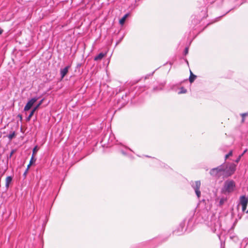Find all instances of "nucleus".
<instances>
[{
    "instance_id": "nucleus-1",
    "label": "nucleus",
    "mask_w": 248,
    "mask_h": 248,
    "mask_svg": "<svg viewBox=\"0 0 248 248\" xmlns=\"http://www.w3.org/2000/svg\"><path fill=\"white\" fill-rule=\"evenodd\" d=\"M236 165L232 163L224 162L217 167L210 170L209 173L216 179L226 178L232 175L236 170Z\"/></svg>"
},
{
    "instance_id": "nucleus-2",
    "label": "nucleus",
    "mask_w": 248,
    "mask_h": 248,
    "mask_svg": "<svg viewBox=\"0 0 248 248\" xmlns=\"http://www.w3.org/2000/svg\"><path fill=\"white\" fill-rule=\"evenodd\" d=\"M235 186V183L233 180H226L221 188V193L224 194L231 193L234 191Z\"/></svg>"
},
{
    "instance_id": "nucleus-3",
    "label": "nucleus",
    "mask_w": 248,
    "mask_h": 248,
    "mask_svg": "<svg viewBox=\"0 0 248 248\" xmlns=\"http://www.w3.org/2000/svg\"><path fill=\"white\" fill-rule=\"evenodd\" d=\"M192 217H190V218H189L187 220L186 219H185L183 221V222H182V223H181L180 224L178 230L177 231H175L174 232L176 233V234H177L178 235L181 234L182 233H183V232L184 231H186L187 229V228H185V225H186V222L187 224V225H188L189 224H191L192 223Z\"/></svg>"
},
{
    "instance_id": "nucleus-4",
    "label": "nucleus",
    "mask_w": 248,
    "mask_h": 248,
    "mask_svg": "<svg viewBox=\"0 0 248 248\" xmlns=\"http://www.w3.org/2000/svg\"><path fill=\"white\" fill-rule=\"evenodd\" d=\"M190 185L192 188L194 190L196 195L198 199L201 197V193L200 191V187L201 183L200 181H191Z\"/></svg>"
},
{
    "instance_id": "nucleus-5",
    "label": "nucleus",
    "mask_w": 248,
    "mask_h": 248,
    "mask_svg": "<svg viewBox=\"0 0 248 248\" xmlns=\"http://www.w3.org/2000/svg\"><path fill=\"white\" fill-rule=\"evenodd\" d=\"M220 228V223L219 220L215 219L211 221V228L213 232H215L217 230H219Z\"/></svg>"
},
{
    "instance_id": "nucleus-6",
    "label": "nucleus",
    "mask_w": 248,
    "mask_h": 248,
    "mask_svg": "<svg viewBox=\"0 0 248 248\" xmlns=\"http://www.w3.org/2000/svg\"><path fill=\"white\" fill-rule=\"evenodd\" d=\"M248 203V197L246 195H242L239 197L238 202L237 204V208L239 205H247Z\"/></svg>"
},
{
    "instance_id": "nucleus-7",
    "label": "nucleus",
    "mask_w": 248,
    "mask_h": 248,
    "mask_svg": "<svg viewBox=\"0 0 248 248\" xmlns=\"http://www.w3.org/2000/svg\"><path fill=\"white\" fill-rule=\"evenodd\" d=\"M38 100L37 97H33L30 99L24 107V111L29 110L32 106L33 104Z\"/></svg>"
},
{
    "instance_id": "nucleus-8",
    "label": "nucleus",
    "mask_w": 248,
    "mask_h": 248,
    "mask_svg": "<svg viewBox=\"0 0 248 248\" xmlns=\"http://www.w3.org/2000/svg\"><path fill=\"white\" fill-rule=\"evenodd\" d=\"M70 67V66L68 65V66H66V67H65L63 69H61L60 74H61V77L62 79L64 77V76L67 74Z\"/></svg>"
},
{
    "instance_id": "nucleus-9",
    "label": "nucleus",
    "mask_w": 248,
    "mask_h": 248,
    "mask_svg": "<svg viewBox=\"0 0 248 248\" xmlns=\"http://www.w3.org/2000/svg\"><path fill=\"white\" fill-rule=\"evenodd\" d=\"M106 55V53H103L102 52L100 53L98 55L96 56L94 58V60L95 61H97L98 60H101L104 57H105Z\"/></svg>"
},
{
    "instance_id": "nucleus-10",
    "label": "nucleus",
    "mask_w": 248,
    "mask_h": 248,
    "mask_svg": "<svg viewBox=\"0 0 248 248\" xmlns=\"http://www.w3.org/2000/svg\"><path fill=\"white\" fill-rule=\"evenodd\" d=\"M12 181V177L11 176H8L6 179L5 187L8 188L10 184Z\"/></svg>"
},
{
    "instance_id": "nucleus-11",
    "label": "nucleus",
    "mask_w": 248,
    "mask_h": 248,
    "mask_svg": "<svg viewBox=\"0 0 248 248\" xmlns=\"http://www.w3.org/2000/svg\"><path fill=\"white\" fill-rule=\"evenodd\" d=\"M196 78V76L194 75L191 71H190V74L189 78V81L190 83H192L194 80Z\"/></svg>"
},
{
    "instance_id": "nucleus-12",
    "label": "nucleus",
    "mask_w": 248,
    "mask_h": 248,
    "mask_svg": "<svg viewBox=\"0 0 248 248\" xmlns=\"http://www.w3.org/2000/svg\"><path fill=\"white\" fill-rule=\"evenodd\" d=\"M128 16V14H125L119 21V23L121 25H123L125 22V20Z\"/></svg>"
},
{
    "instance_id": "nucleus-13",
    "label": "nucleus",
    "mask_w": 248,
    "mask_h": 248,
    "mask_svg": "<svg viewBox=\"0 0 248 248\" xmlns=\"http://www.w3.org/2000/svg\"><path fill=\"white\" fill-rule=\"evenodd\" d=\"M247 149H245L244 152H243V153L239 155V156L237 158V159L235 160V162L236 163H238L241 159V158L242 157V156L247 152Z\"/></svg>"
},
{
    "instance_id": "nucleus-14",
    "label": "nucleus",
    "mask_w": 248,
    "mask_h": 248,
    "mask_svg": "<svg viewBox=\"0 0 248 248\" xmlns=\"http://www.w3.org/2000/svg\"><path fill=\"white\" fill-rule=\"evenodd\" d=\"M16 135V133L15 131H13L10 134L8 135V138L9 139V140H11Z\"/></svg>"
},
{
    "instance_id": "nucleus-15",
    "label": "nucleus",
    "mask_w": 248,
    "mask_h": 248,
    "mask_svg": "<svg viewBox=\"0 0 248 248\" xmlns=\"http://www.w3.org/2000/svg\"><path fill=\"white\" fill-rule=\"evenodd\" d=\"M187 92L186 90L184 87H181L180 89V91L178 92V94L185 93Z\"/></svg>"
},
{
    "instance_id": "nucleus-16",
    "label": "nucleus",
    "mask_w": 248,
    "mask_h": 248,
    "mask_svg": "<svg viewBox=\"0 0 248 248\" xmlns=\"http://www.w3.org/2000/svg\"><path fill=\"white\" fill-rule=\"evenodd\" d=\"M35 111L33 110V109L31 111V112H30V114H29V115L27 117V121H30V119H31V118L32 117V116L33 115Z\"/></svg>"
},
{
    "instance_id": "nucleus-17",
    "label": "nucleus",
    "mask_w": 248,
    "mask_h": 248,
    "mask_svg": "<svg viewBox=\"0 0 248 248\" xmlns=\"http://www.w3.org/2000/svg\"><path fill=\"white\" fill-rule=\"evenodd\" d=\"M43 99H42L39 102V103L32 109L33 110H34L35 111H36V109H38V108L39 107V106L42 104V102H43Z\"/></svg>"
},
{
    "instance_id": "nucleus-18",
    "label": "nucleus",
    "mask_w": 248,
    "mask_h": 248,
    "mask_svg": "<svg viewBox=\"0 0 248 248\" xmlns=\"http://www.w3.org/2000/svg\"><path fill=\"white\" fill-rule=\"evenodd\" d=\"M232 151H230L229 153L225 155V160H226L229 156H232Z\"/></svg>"
},
{
    "instance_id": "nucleus-19",
    "label": "nucleus",
    "mask_w": 248,
    "mask_h": 248,
    "mask_svg": "<svg viewBox=\"0 0 248 248\" xmlns=\"http://www.w3.org/2000/svg\"><path fill=\"white\" fill-rule=\"evenodd\" d=\"M247 205H243V206H242V212H246V211H247L246 209H247Z\"/></svg>"
},
{
    "instance_id": "nucleus-20",
    "label": "nucleus",
    "mask_w": 248,
    "mask_h": 248,
    "mask_svg": "<svg viewBox=\"0 0 248 248\" xmlns=\"http://www.w3.org/2000/svg\"><path fill=\"white\" fill-rule=\"evenodd\" d=\"M188 47H186L184 50V53L185 55H186L188 53Z\"/></svg>"
},
{
    "instance_id": "nucleus-21",
    "label": "nucleus",
    "mask_w": 248,
    "mask_h": 248,
    "mask_svg": "<svg viewBox=\"0 0 248 248\" xmlns=\"http://www.w3.org/2000/svg\"><path fill=\"white\" fill-rule=\"evenodd\" d=\"M224 199H221L220 200V201H219V204H220V205H222V204L224 203Z\"/></svg>"
},
{
    "instance_id": "nucleus-22",
    "label": "nucleus",
    "mask_w": 248,
    "mask_h": 248,
    "mask_svg": "<svg viewBox=\"0 0 248 248\" xmlns=\"http://www.w3.org/2000/svg\"><path fill=\"white\" fill-rule=\"evenodd\" d=\"M14 152H15V150H13L11 151V153H10V155H9V157H10V158H11V156H12V155H13V154L14 153Z\"/></svg>"
},
{
    "instance_id": "nucleus-23",
    "label": "nucleus",
    "mask_w": 248,
    "mask_h": 248,
    "mask_svg": "<svg viewBox=\"0 0 248 248\" xmlns=\"http://www.w3.org/2000/svg\"><path fill=\"white\" fill-rule=\"evenodd\" d=\"M28 169H26V170L25 171V172L23 173V175L24 176V177L26 176V174L28 172Z\"/></svg>"
},
{
    "instance_id": "nucleus-24",
    "label": "nucleus",
    "mask_w": 248,
    "mask_h": 248,
    "mask_svg": "<svg viewBox=\"0 0 248 248\" xmlns=\"http://www.w3.org/2000/svg\"><path fill=\"white\" fill-rule=\"evenodd\" d=\"M33 155H32V157H31V160L30 161V163L29 164H31L32 163V162H33Z\"/></svg>"
},
{
    "instance_id": "nucleus-25",
    "label": "nucleus",
    "mask_w": 248,
    "mask_h": 248,
    "mask_svg": "<svg viewBox=\"0 0 248 248\" xmlns=\"http://www.w3.org/2000/svg\"><path fill=\"white\" fill-rule=\"evenodd\" d=\"M36 147H37L36 146V147H35L33 148V154H34V153L36 151Z\"/></svg>"
},
{
    "instance_id": "nucleus-26",
    "label": "nucleus",
    "mask_w": 248,
    "mask_h": 248,
    "mask_svg": "<svg viewBox=\"0 0 248 248\" xmlns=\"http://www.w3.org/2000/svg\"><path fill=\"white\" fill-rule=\"evenodd\" d=\"M246 115H247L246 113H243V114H242V116L243 117V121H244V116H245Z\"/></svg>"
},
{
    "instance_id": "nucleus-27",
    "label": "nucleus",
    "mask_w": 248,
    "mask_h": 248,
    "mask_svg": "<svg viewBox=\"0 0 248 248\" xmlns=\"http://www.w3.org/2000/svg\"><path fill=\"white\" fill-rule=\"evenodd\" d=\"M18 117H19V118H20V120L22 119V115H21L18 114Z\"/></svg>"
},
{
    "instance_id": "nucleus-28",
    "label": "nucleus",
    "mask_w": 248,
    "mask_h": 248,
    "mask_svg": "<svg viewBox=\"0 0 248 248\" xmlns=\"http://www.w3.org/2000/svg\"><path fill=\"white\" fill-rule=\"evenodd\" d=\"M3 32V30L2 29H0V34H2Z\"/></svg>"
},
{
    "instance_id": "nucleus-29",
    "label": "nucleus",
    "mask_w": 248,
    "mask_h": 248,
    "mask_svg": "<svg viewBox=\"0 0 248 248\" xmlns=\"http://www.w3.org/2000/svg\"><path fill=\"white\" fill-rule=\"evenodd\" d=\"M31 164H29L28 165V166H27V169H28V170H29V168H30V166H31Z\"/></svg>"
},
{
    "instance_id": "nucleus-30",
    "label": "nucleus",
    "mask_w": 248,
    "mask_h": 248,
    "mask_svg": "<svg viewBox=\"0 0 248 248\" xmlns=\"http://www.w3.org/2000/svg\"><path fill=\"white\" fill-rule=\"evenodd\" d=\"M81 66V64H78V67H80Z\"/></svg>"
},
{
    "instance_id": "nucleus-31",
    "label": "nucleus",
    "mask_w": 248,
    "mask_h": 248,
    "mask_svg": "<svg viewBox=\"0 0 248 248\" xmlns=\"http://www.w3.org/2000/svg\"><path fill=\"white\" fill-rule=\"evenodd\" d=\"M157 90V89L155 88H154V91H156Z\"/></svg>"
},
{
    "instance_id": "nucleus-32",
    "label": "nucleus",
    "mask_w": 248,
    "mask_h": 248,
    "mask_svg": "<svg viewBox=\"0 0 248 248\" xmlns=\"http://www.w3.org/2000/svg\"><path fill=\"white\" fill-rule=\"evenodd\" d=\"M122 153L123 154H125V153H124V152H123V151H122Z\"/></svg>"
}]
</instances>
